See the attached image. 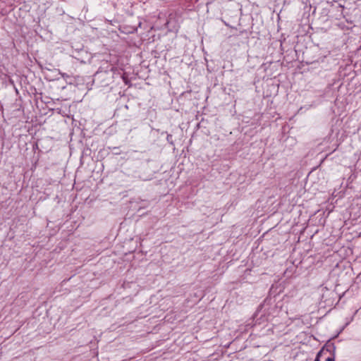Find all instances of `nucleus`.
I'll list each match as a JSON object with an SVG mask.
<instances>
[{"label":"nucleus","mask_w":361,"mask_h":361,"mask_svg":"<svg viewBox=\"0 0 361 361\" xmlns=\"http://www.w3.org/2000/svg\"><path fill=\"white\" fill-rule=\"evenodd\" d=\"M314 361H334V357H325L324 350H320L318 353Z\"/></svg>","instance_id":"obj_1"}]
</instances>
